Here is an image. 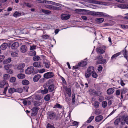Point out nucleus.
<instances>
[{
	"instance_id": "nucleus-1",
	"label": "nucleus",
	"mask_w": 128,
	"mask_h": 128,
	"mask_svg": "<svg viewBox=\"0 0 128 128\" xmlns=\"http://www.w3.org/2000/svg\"><path fill=\"white\" fill-rule=\"evenodd\" d=\"M13 66V65L12 64H8L5 65L4 66V68L8 73L11 74L13 73V72L11 68Z\"/></svg>"
},
{
	"instance_id": "nucleus-2",
	"label": "nucleus",
	"mask_w": 128,
	"mask_h": 128,
	"mask_svg": "<svg viewBox=\"0 0 128 128\" xmlns=\"http://www.w3.org/2000/svg\"><path fill=\"white\" fill-rule=\"evenodd\" d=\"M48 118L52 120H56L58 119V117L56 115L55 112H52L50 113L49 115Z\"/></svg>"
},
{
	"instance_id": "nucleus-3",
	"label": "nucleus",
	"mask_w": 128,
	"mask_h": 128,
	"mask_svg": "<svg viewBox=\"0 0 128 128\" xmlns=\"http://www.w3.org/2000/svg\"><path fill=\"white\" fill-rule=\"evenodd\" d=\"M34 70V68L33 66H29L25 70V73L28 74H30L33 72Z\"/></svg>"
},
{
	"instance_id": "nucleus-4",
	"label": "nucleus",
	"mask_w": 128,
	"mask_h": 128,
	"mask_svg": "<svg viewBox=\"0 0 128 128\" xmlns=\"http://www.w3.org/2000/svg\"><path fill=\"white\" fill-rule=\"evenodd\" d=\"M54 74L52 72H48L44 74V77L46 79H48L53 76Z\"/></svg>"
},
{
	"instance_id": "nucleus-5",
	"label": "nucleus",
	"mask_w": 128,
	"mask_h": 128,
	"mask_svg": "<svg viewBox=\"0 0 128 128\" xmlns=\"http://www.w3.org/2000/svg\"><path fill=\"white\" fill-rule=\"evenodd\" d=\"M25 66L24 63H21L19 64L17 68V69L19 70L20 72H23L24 71V68Z\"/></svg>"
},
{
	"instance_id": "nucleus-6",
	"label": "nucleus",
	"mask_w": 128,
	"mask_h": 128,
	"mask_svg": "<svg viewBox=\"0 0 128 128\" xmlns=\"http://www.w3.org/2000/svg\"><path fill=\"white\" fill-rule=\"evenodd\" d=\"M105 46H102L100 48H98L96 49V51L98 53L103 54L104 52V50L105 49Z\"/></svg>"
},
{
	"instance_id": "nucleus-7",
	"label": "nucleus",
	"mask_w": 128,
	"mask_h": 128,
	"mask_svg": "<svg viewBox=\"0 0 128 128\" xmlns=\"http://www.w3.org/2000/svg\"><path fill=\"white\" fill-rule=\"evenodd\" d=\"M104 16L107 17L109 16V15L106 14L101 12H96V16Z\"/></svg>"
},
{
	"instance_id": "nucleus-8",
	"label": "nucleus",
	"mask_w": 128,
	"mask_h": 128,
	"mask_svg": "<svg viewBox=\"0 0 128 128\" xmlns=\"http://www.w3.org/2000/svg\"><path fill=\"white\" fill-rule=\"evenodd\" d=\"M32 65L34 67L36 68H40L43 66L41 62H35Z\"/></svg>"
},
{
	"instance_id": "nucleus-9",
	"label": "nucleus",
	"mask_w": 128,
	"mask_h": 128,
	"mask_svg": "<svg viewBox=\"0 0 128 128\" xmlns=\"http://www.w3.org/2000/svg\"><path fill=\"white\" fill-rule=\"evenodd\" d=\"M19 46V43L18 42H16L12 44L11 46V48L12 49H16Z\"/></svg>"
},
{
	"instance_id": "nucleus-10",
	"label": "nucleus",
	"mask_w": 128,
	"mask_h": 128,
	"mask_svg": "<svg viewBox=\"0 0 128 128\" xmlns=\"http://www.w3.org/2000/svg\"><path fill=\"white\" fill-rule=\"evenodd\" d=\"M70 17V16L67 14H62L61 15V18L62 20H65L69 19Z\"/></svg>"
},
{
	"instance_id": "nucleus-11",
	"label": "nucleus",
	"mask_w": 128,
	"mask_h": 128,
	"mask_svg": "<svg viewBox=\"0 0 128 128\" xmlns=\"http://www.w3.org/2000/svg\"><path fill=\"white\" fill-rule=\"evenodd\" d=\"M118 7L121 8L128 9V4H120L118 5Z\"/></svg>"
},
{
	"instance_id": "nucleus-12",
	"label": "nucleus",
	"mask_w": 128,
	"mask_h": 128,
	"mask_svg": "<svg viewBox=\"0 0 128 128\" xmlns=\"http://www.w3.org/2000/svg\"><path fill=\"white\" fill-rule=\"evenodd\" d=\"M27 50V48L26 46L23 45L21 46L20 48V51L22 53H24Z\"/></svg>"
},
{
	"instance_id": "nucleus-13",
	"label": "nucleus",
	"mask_w": 128,
	"mask_h": 128,
	"mask_svg": "<svg viewBox=\"0 0 128 128\" xmlns=\"http://www.w3.org/2000/svg\"><path fill=\"white\" fill-rule=\"evenodd\" d=\"M92 72L90 71L89 70H87L85 73V76L86 78L87 79L89 78Z\"/></svg>"
},
{
	"instance_id": "nucleus-14",
	"label": "nucleus",
	"mask_w": 128,
	"mask_h": 128,
	"mask_svg": "<svg viewBox=\"0 0 128 128\" xmlns=\"http://www.w3.org/2000/svg\"><path fill=\"white\" fill-rule=\"evenodd\" d=\"M103 118L102 115H99L96 116L95 118V121L97 122H99L101 121Z\"/></svg>"
},
{
	"instance_id": "nucleus-15",
	"label": "nucleus",
	"mask_w": 128,
	"mask_h": 128,
	"mask_svg": "<svg viewBox=\"0 0 128 128\" xmlns=\"http://www.w3.org/2000/svg\"><path fill=\"white\" fill-rule=\"evenodd\" d=\"M122 53L124 55V57L126 59L127 61H128V52L125 50H123L122 52Z\"/></svg>"
},
{
	"instance_id": "nucleus-16",
	"label": "nucleus",
	"mask_w": 128,
	"mask_h": 128,
	"mask_svg": "<svg viewBox=\"0 0 128 128\" xmlns=\"http://www.w3.org/2000/svg\"><path fill=\"white\" fill-rule=\"evenodd\" d=\"M8 46V44L6 43H4L1 44L0 46V48L2 50L6 49Z\"/></svg>"
},
{
	"instance_id": "nucleus-17",
	"label": "nucleus",
	"mask_w": 128,
	"mask_h": 128,
	"mask_svg": "<svg viewBox=\"0 0 128 128\" xmlns=\"http://www.w3.org/2000/svg\"><path fill=\"white\" fill-rule=\"evenodd\" d=\"M114 91V89L112 88L108 89L106 91L107 94H112Z\"/></svg>"
},
{
	"instance_id": "nucleus-18",
	"label": "nucleus",
	"mask_w": 128,
	"mask_h": 128,
	"mask_svg": "<svg viewBox=\"0 0 128 128\" xmlns=\"http://www.w3.org/2000/svg\"><path fill=\"white\" fill-rule=\"evenodd\" d=\"M87 62L86 61H83L78 64V66H84L87 64Z\"/></svg>"
},
{
	"instance_id": "nucleus-19",
	"label": "nucleus",
	"mask_w": 128,
	"mask_h": 128,
	"mask_svg": "<svg viewBox=\"0 0 128 128\" xmlns=\"http://www.w3.org/2000/svg\"><path fill=\"white\" fill-rule=\"evenodd\" d=\"M40 78V74H37L34 76L33 78V80L34 82H37L39 80Z\"/></svg>"
},
{
	"instance_id": "nucleus-20",
	"label": "nucleus",
	"mask_w": 128,
	"mask_h": 128,
	"mask_svg": "<svg viewBox=\"0 0 128 128\" xmlns=\"http://www.w3.org/2000/svg\"><path fill=\"white\" fill-rule=\"evenodd\" d=\"M24 104L25 105H30L31 104L30 102L28 100H24L23 101Z\"/></svg>"
},
{
	"instance_id": "nucleus-21",
	"label": "nucleus",
	"mask_w": 128,
	"mask_h": 128,
	"mask_svg": "<svg viewBox=\"0 0 128 128\" xmlns=\"http://www.w3.org/2000/svg\"><path fill=\"white\" fill-rule=\"evenodd\" d=\"M104 20V19L102 18H97L96 20V22L98 24L102 22Z\"/></svg>"
},
{
	"instance_id": "nucleus-22",
	"label": "nucleus",
	"mask_w": 128,
	"mask_h": 128,
	"mask_svg": "<svg viewBox=\"0 0 128 128\" xmlns=\"http://www.w3.org/2000/svg\"><path fill=\"white\" fill-rule=\"evenodd\" d=\"M10 77V75L8 74H4L3 77V79L4 80H8Z\"/></svg>"
},
{
	"instance_id": "nucleus-23",
	"label": "nucleus",
	"mask_w": 128,
	"mask_h": 128,
	"mask_svg": "<svg viewBox=\"0 0 128 128\" xmlns=\"http://www.w3.org/2000/svg\"><path fill=\"white\" fill-rule=\"evenodd\" d=\"M121 52H119L114 54L111 57V59L113 60L119 56L121 54Z\"/></svg>"
},
{
	"instance_id": "nucleus-24",
	"label": "nucleus",
	"mask_w": 128,
	"mask_h": 128,
	"mask_svg": "<svg viewBox=\"0 0 128 128\" xmlns=\"http://www.w3.org/2000/svg\"><path fill=\"white\" fill-rule=\"evenodd\" d=\"M16 89L13 88H11L8 90V92L10 94H12L14 92H16Z\"/></svg>"
},
{
	"instance_id": "nucleus-25",
	"label": "nucleus",
	"mask_w": 128,
	"mask_h": 128,
	"mask_svg": "<svg viewBox=\"0 0 128 128\" xmlns=\"http://www.w3.org/2000/svg\"><path fill=\"white\" fill-rule=\"evenodd\" d=\"M50 63L48 61H45L44 62V64L46 68H48L50 67Z\"/></svg>"
},
{
	"instance_id": "nucleus-26",
	"label": "nucleus",
	"mask_w": 128,
	"mask_h": 128,
	"mask_svg": "<svg viewBox=\"0 0 128 128\" xmlns=\"http://www.w3.org/2000/svg\"><path fill=\"white\" fill-rule=\"evenodd\" d=\"M18 78L20 79H22L24 78L25 76L24 74H18L17 76Z\"/></svg>"
},
{
	"instance_id": "nucleus-27",
	"label": "nucleus",
	"mask_w": 128,
	"mask_h": 128,
	"mask_svg": "<svg viewBox=\"0 0 128 128\" xmlns=\"http://www.w3.org/2000/svg\"><path fill=\"white\" fill-rule=\"evenodd\" d=\"M11 56L13 57H15L17 56L18 54L16 52H12L11 54Z\"/></svg>"
},
{
	"instance_id": "nucleus-28",
	"label": "nucleus",
	"mask_w": 128,
	"mask_h": 128,
	"mask_svg": "<svg viewBox=\"0 0 128 128\" xmlns=\"http://www.w3.org/2000/svg\"><path fill=\"white\" fill-rule=\"evenodd\" d=\"M88 2L89 3H92L94 4H98V1L94 0H88Z\"/></svg>"
},
{
	"instance_id": "nucleus-29",
	"label": "nucleus",
	"mask_w": 128,
	"mask_h": 128,
	"mask_svg": "<svg viewBox=\"0 0 128 128\" xmlns=\"http://www.w3.org/2000/svg\"><path fill=\"white\" fill-rule=\"evenodd\" d=\"M45 7L50 10H53L54 6L49 4H47L45 6Z\"/></svg>"
},
{
	"instance_id": "nucleus-30",
	"label": "nucleus",
	"mask_w": 128,
	"mask_h": 128,
	"mask_svg": "<svg viewBox=\"0 0 128 128\" xmlns=\"http://www.w3.org/2000/svg\"><path fill=\"white\" fill-rule=\"evenodd\" d=\"M54 86L53 84L50 85L48 87V90L49 92H51L54 89Z\"/></svg>"
},
{
	"instance_id": "nucleus-31",
	"label": "nucleus",
	"mask_w": 128,
	"mask_h": 128,
	"mask_svg": "<svg viewBox=\"0 0 128 128\" xmlns=\"http://www.w3.org/2000/svg\"><path fill=\"white\" fill-rule=\"evenodd\" d=\"M12 61V58H9L5 60L4 62L5 64H8L10 63Z\"/></svg>"
},
{
	"instance_id": "nucleus-32",
	"label": "nucleus",
	"mask_w": 128,
	"mask_h": 128,
	"mask_svg": "<svg viewBox=\"0 0 128 128\" xmlns=\"http://www.w3.org/2000/svg\"><path fill=\"white\" fill-rule=\"evenodd\" d=\"M22 84L24 85H28L29 83V82L28 80H24L22 82Z\"/></svg>"
},
{
	"instance_id": "nucleus-33",
	"label": "nucleus",
	"mask_w": 128,
	"mask_h": 128,
	"mask_svg": "<svg viewBox=\"0 0 128 128\" xmlns=\"http://www.w3.org/2000/svg\"><path fill=\"white\" fill-rule=\"evenodd\" d=\"M29 54L30 56H34L36 55V52L35 51L32 50L29 52Z\"/></svg>"
},
{
	"instance_id": "nucleus-34",
	"label": "nucleus",
	"mask_w": 128,
	"mask_h": 128,
	"mask_svg": "<svg viewBox=\"0 0 128 128\" xmlns=\"http://www.w3.org/2000/svg\"><path fill=\"white\" fill-rule=\"evenodd\" d=\"M94 116H90L87 120L86 122L87 123H90L94 119Z\"/></svg>"
},
{
	"instance_id": "nucleus-35",
	"label": "nucleus",
	"mask_w": 128,
	"mask_h": 128,
	"mask_svg": "<svg viewBox=\"0 0 128 128\" xmlns=\"http://www.w3.org/2000/svg\"><path fill=\"white\" fill-rule=\"evenodd\" d=\"M102 106L103 108L106 107L107 105V102L106 101H103L102 102Z\"/></svg>"
},
{
	"instance_id": "nucleus-36",
	"label": "nucleus",
	"mask_w": 128,
	"mask_h": 128,
	"mask_svg": "<svg viewBox=\"0 0 128 128\" xmlns=\"http://www.w3.org/2000/svg\"><path fill=\"white\" fill-rule=\"evenodd\" d=\"M21 14L18 12H16L14 14L13 16L15 17L16 18L20 16Z\"/></svg>"
},
{
	"instance_id": "nucleus-37",
	"label": "nucleus",
	"mask_w": 128,
	"mask_h": 128,
	"mask_svg": "<svg viewBox=\"0 0 128 128\" xmlns=\"http://www.w3.org/2000/svg\"><path fill=\"white\" fill-rule=\"evenodd\" d=\"M42 11L43 12L46 14H50L51 13V11L47 10L42 9Z\"/></svg>"
},
{
	"instance_id": "nucleus-38",
	"label": "nucleus",
	"mask_w": 128,
	"mask_h": 128,
	"mask_svg": "<svg viewBox=\"0 0 128 128\" xmlns=\"http://www.w3.org/2000/svg\"><path fill=\"white\" fill-rule=\"evenodd\" d=\"M98 4L102 5L104 6H107L108 4L107 3L102 2L98 1Z\"/></svg>"
},
{
	"instance_id": "nucleus-39",
	"label": "nucleus",
	"mask_w": 128,
	"mask_h": 128,
	"mask_svg": "<svg viewBox=\"0 0 128 128\" xmlns=\"http://www.w3.org/2000/svg\"><path fill=\"white\" fill-rule=\"evenodd\" d=\"M92 76L94 78H96L98 76L96 72L94 71L92 72Z\"/></svg>"
},
{
	"instance_id": "nucleus-40",
	"label": "nucleus",
	"mask_w": 128,
	"mask_h": 128,
	"mask_svg": "<svg viewBox=\"0 0 128 128\" xmlns=\"http://www.w3.org/2000/svg\"><path fill=\"white\" fill-rule=\"evenodd\" d=\"M50 95L49 94H48L44 97V99L46 101H48L50 100Z\"/></svg>"
},
{
	"instance_id": "nucleus-41",
	"label": "nucleus",
	"mask_w": 128,
	"mask_h": 128,
	"mask_svg": "<svg viewBox=\"0 0 128 128\" xmlns=\"http://www.w3.org/2000/svg\"><path fill=\"white\" fill-rule=\"evenodd\" d=\"M96 12L92 11H90L89 12V14L91 15L94 16H96Z\"/></svg>"
},
{
	"instance_id": "nucleus-42",
	"label": "nucleus",
	"mask_w": 128,
	"mask_h": 128,
	"mask_svg": "<svg viewBox=\"0 0 128 128\" xmlns=\"http://www.w3.org/2000/svg\"><path fill=\"white\" fill-rule=\"evenodd\" d=\"M40 58V57L38 56H37L33 58V60L34 61H37L39 60Z\"/></svg>"
},
{
	"instance_id": "nucleus-43",
	"label": "nucleus",
	"mask_w": 128,
	"mask_h": 128,
	"mask_svg": "<svg viewBox=\"0 0 128 128\" xmlns=\"http://www.w3.org/2000/svg\"><path fill=\"white\" fill-rule=\"evenodd\" d=\"M23 91V90L22 88H19L16 89V92H17L19 93H21Z\"/></svg>"
},
{
	"instance_id": "nucleus-44",
	"label": "nucleus",
	"mask_w": 128,
	"mask_h": 128,
	"mask_svg": "<svg viewBox=\"0 0 128 128\" xmlns=\"http://www.w3.org/2000/svg\"><path fill=\"white\" fill-rule=\"evenodd\" d=\"M72 102L74 104H75V102L76 99L75 94H72Z\"/></svg>"
},
{
	"instance_id": "nucleus-45",
	"label": "nucleus",
	"mask_w": 128,
	"mask_h": 128,
	"mask_svg": "<svg viewBox=\"0 0 128 128\" xmlns=\"http://www.w3.org/2000/svg\"><path fill=\"white\" fill-rule=\"evenodd\" d=\"M101 112V110H100L96 109L95 111V114H99Z\"/></svg>"
},
{
	"instance_id": "nucleus-46",
	"label": "nucleus",
	"mask_w": 128,
	"mask_h": 128,
	"mask_svg": "<svg viewBox=\"0 0 128 128\" xmlns=\"http://www.w3.org/2000/svg\"><path fill=\"white\" fill-rule=\"evenodd\" d=\"M46 128H55V127L54 126L48 123L47 124L46 126Z\"/></svg>"
},
{
	"instance_id": "nucleus-47",
	"label": "nucleus",
	"mask_w": 128,
	"mask_h": 128,
	"mask_svg": "<svg viewBox=\"0 0 128 128\" xmlns=\"http://www.w3.org/2000/svg\"><path fill=\"white\" fill-rule=\"evenodd\" d=\"M62 108V106L61 105H60V104H56L54 106V108Z\"/></svg>"
},
{
	"instance_id": "nucleus-48",
	"label": "nucleus",
	"mask_w": 128,
	"mask_h": 128,
	"mask_svg": "<svg viewBox=\"0 0 128 128\" xmlns=\"http://www.w3.org/2000/svg\"><path fill=\"white\" fill-rule=\"evenodd\" d=\"M100 103L99 102L96 101L94 102V106L96 108H97L99 106Z\"/></svg>"
},
{
	"instance_id": "nucleus-49",
	"label": "nucleus",
	"mask_w": 128,
	"mask_h": 128,
	"mask_svg": "<svg viewBox=\"0 0 128 128\" xmlns=\"http://www.w3.org/2000/svg\"><path fill=\"white\" fill-rule=\"evenodd\" d=\"M48 90L47 88H45L44 90H42L41 92L43 94H45L48 92Z\"/></svg>"
},
{
	"instance_id": "nucleus-50",
	"label": "nucleus",
	"mask_w": 128,
	"mask_h": 128,
	"mask_svg": "<svg viewBox=\"0 0 128 128\" xmlns=\"http://www.w3.org/2000/svg\"><path fill=\"white\" fill-rule=\"evenodd\" d=\"M37 111L32 110V112L31 114L32 116H34L36 115L37 114Z\"/></svg>"
},
{
	"instance_id": "nucleus-51",
	"label": "nucleus",
	"mask_w": 128,
	"mask_h": 128,
	"mask_svg": "<svg viewBox=\"0 0 128 128\" xmlns=\"http://www.w3.org/2000/svg\"><path fill=\"white\" fill-rule=\"evenodd\" d=\"M106 62V60L105 59H102L99 61V62H97L98 64H103L105 62Z\"/></svg>"
},
{
	"instance_id": "nucleus-52",
	"label": "nucleus",
	"mask_w": 128,
	"mask_h": 128,
	"mask_svg": "<svg viewBox=\"0 0 128 128\" xmlns=\"http://www.w3.org/2000/svg\"><path fill=\"white\" fill-rule=\"evenodd\" d=\"M23 6H27L28 7H30L31 5L28 2H24L23 4Z\"/></svg>"
},
{
	"instance_id": "nucleus-53",
	"label": "nucleus",
	"mask_w": 128,
	"mask_h": 128,
	"mask_svg": "<svg viewBox=\"0 0 128 128\" xmlns=\"http://www.w3.org/2000/svg\"><path fill=\"white\" fill-rule=\"evenodd\" d=\"M16 80V78L14 77H12L10 79V81L12 82H14Z\"/></svg>"
},
{
	"instance_id": "nucleus-54",
	"label": "nucleus",
	"mask_w": 128,
	"mask_h": 128,
	"mask_svg": "<svg viewBox=\"0 0 128 128\" xmlns=\"http://www.w3.org/2000/svg\"><path fill=\"white\" fill-rule=\"evenodd\" d=\"M94 68L92 66H91L89 67L87 70H89L90 72L91 71L92 72L93 71Z\"/></svg>"
},
{
	"instance_id": "nucleus-55",
	"label": "nucleus",
	"mask_w": 128,
	"mask_h": 128,
	"mask_svg": "<svg viewBox=\"0 0 128 128\" xmlns=\"http://www.w3.org/2000/svg\"><path fill=\"white\" fill-rule=\"evenodd\" d=\"M62 9V8L61 7H58L54 6L53 10H61Z\"/></svg>"
},
{
	"instance_id": "nucleus-56",
	"label": "nucleus",
	"mask_w": 128,
	"mask_h": 128,
	"mask_svg": "<svg viewBox=\"0 0 128 128\" xmlns=\"http://www.w3.org/2000/svg\"><path fill=\"white\" fill-rule=\"evenodd\" d=\"M35 99L37 100H39L42 98V97L40 95H38L36 96Z\"/></svg>"
},
{
	"instance_id": "nucleus-57",
	"label": "nucleus",
	"mask_w": 128,
	"mask_h": 128,
	"mask_svg": "<svg viewBox=\"0 0 128 128\" xmlns=\"http://www.w3.org/2000/svg\"><path fill=\"white\" fill-rule=\"evenodd\" d=\"M5 58L4 56L3 55H0V62H2Z\"/></svg>"
},
{
	"instance_id": "nucleus-58",
	"label": "nucleus",
	"mask_w": 128,
	"mask_h": 128,
	"mask_svg": "<svg viewBox=\"0 0 128 128\" xmlns=\"http://www.w3.org/2000/svg\"><path fill=\"white\" fill-rule=\"evenodd\" d=\"M70 92L71 90L69 89H68L66 90V93L69 96H71Z\"/></svg>"
},
{
	"instance_id": "nucleus-59",
	"label": "nucleus",
	"mask_w": 128,
	"mask_h": 128,
	"mask_svg": "<svg viewBox=\"0 0 128 128\" xmlns=\"http://www.w3.org/2000/svg\"><path fill=\"white\" fill-rule=\"evenodd\" d=\"M51 1L44 0L41 1L40 2V3H50V2H51Z\"/></svg>"
},
{
	"instance_id": "nucleus-60",
	"label": "nucleus",
	"mask_w": 128,
	"mask_h": 128,
	"mask_svg": "<svg viewBox=\"0 0 128 128\" xmlns=\"http://www.w3.org/2000/svg\"><path fill=\"white\" fill-rule=\"evenodd\" d=\"M36 45H33L32 46H30V50H34L36 49Z\"/></svg>"
},
{
	"instance_id": "nucleus-61",
	"label": "nucleus",
	"mask_w": 128,
	"mask_h": 128,
	"mask_svg": "<svg viewBox=\"0 0 128 128\" xmlns=\"http://www.w3.org/2000/svg\"><path fill=\"white\" fill-rule=\"evenodd\" d=\"M45 69L44 68H43L38 70V72L40 73H42L45 72Z\"/></svg>"
},
{
	"instance_id": "nucleus-62",
	"label": "nucleus",
	"mask_w": 128,
	"mask_h": 128,
	"mask_svg": "<svg viewBox=\"0 0 128 128\" xmlns=\"http://www.w3.org/2000/svg\"><path fill=\"white\" fill-rule=\"evenodd\" d=\"M120 122V119H117L114 122V124L115 125H118Z\"/></svg>"
},
{
	"instance_id": "nucleus-63",
	"label": "nucleus",
	"mask_w": 128,
	"mask_h": 128,
	"mask_svg": "<svg viewBox=\"0 0 128 128\" xmlns=\"http://www.w3.org/2000/svg\"><path fill=\"white\" fill-rule=\"evenodd\" d=\"M49 36L48 35H43L42 36V38L44 39H46L48 38Z\"/></svg>"
},
{
	"instance_id": "nucleus-64",
	"label": "nucleus",
	"mask_w": 128,
	"mask_h": 128,
	"mask_svg": "<svg viewBox=\"0 0 128 128\" xmlns=\"http://www.w3.org/2000/svg\"><path fill=\"white\" fill-rule=\"evenodd\" d=\"M124 121L126 124H128V116H126L125 117L124 119Z\"/></svg>"
}]
</instances>
